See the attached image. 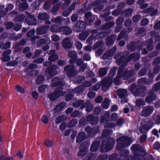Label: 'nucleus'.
I'll list each match as a JSON object with an SVG mask.
<instances>
[{
	"label": "nucleus",
	"instance_id": "nucleus-1",
	"mask_svg": "<svg viewBox=\"0 0 160 160\" xmlns=\"http://www.w3.org/2000/svg\"><path fill=\"white\" fill-rule=\"evenodd\" d=\"M123 71V69L120 67L118 72V76L115 79L113 80L112 77H109L106 78L102 82V89L104 91H106L109 87L113 81L114 83L116 85H119L120 83V80L121 77L123 79H128L130 77L132 76L135 73L133 70L127 71L126 70L122 75V73Z\"/></svg>",
	"mask_w": 160,
	"mask_h": 160
},
{
	"label": "nucleus",
	"instance_id": "nucleus-2",
	"mask_svg": "<svg viewBox=\"0 0 160 160\" xmlns=\"http://www.w3.org/2000/svg\"><path fill=\"white\" fill-rule=\"evenodd\" d=\"M131 142V139L127 136L120 137L117 140L118 145L116 148L118 149H121L122 148L129 145Z\"/></svg>",
	"mask_w": 160,
	"mask_h": 160
},
{
	"label": "nucleus",
	"instance_id": "nucleus-3",
	"mask_svg": "<svg viewBox=\"0 0 160 160\" xmlns=\"http://www.w3.org/2000/svg\"><path fill=\"white\" fill-rule=\"evenodd\" d=\"M115 143V140L112 138H108L106 142H103L101 145L100 150L102 152H107L111 149Z\"/></svg>",
	"mask_w": 160,
	"mask_h": 160
},
{
	"label": "nucleus",
	"instance_id": "nucleus-4",
	"mask_svg": "<svg viewBox=\"0 0 160 160\" xmlns=\"http://www.w3.org/2000/svg\"><path fill=\"white\" fill-rule=\"evenodd\" d=\"M139 54L135 55L134 54L132 53L131 54L128 60H126L125 57H121L116 60V62L118 65L121 64L124 66L127 63L130 61V58H133L135 60H137L139 58Z\"/></svg>",
	"mask_w": 160,
	"mask_h": 160
},
{
	"label": "nucleus",
	"instance_id": "nucleus-5",
	"mask_svg": "<svg viewBox=\"0 0 160 160\" xmlns=\"http://www.w3.org/2000/svg\"><path fill=\"white\" fill-rule=\"evenodd\" d=\"M64 71L67 72V75L68 77H73L77 74V72L73 65L67 66L64 68Z\"/></svg>",
	"mask_w": 160,
	"mask_h": 160
},
{
	"label": "nucleus",
	"instance_id": "nucleus-6",
	"mask_svg": "<svg viewBox=\"0 0 160 160\" xmlns=\"http://www.w3.org/2000/svg\"><path fill=\"white\" fill-rule=\"evenodd\" d=\"M104 43L100 41L97 42L93 46L94 49H97L96 53L97 56H99L102 53L104 48Z\"/></svg>",
	"mask_w": 160,
	"mask_h": 160
},
{
	"label": "nucleus",
	"instance_id": "nucleus-7",
	"mask_svg": "<svg viewBox=\"0 0 160 160\" xmlns=\"http://www.w3.org/2000/svg\"><path fill=\"white\" fill-rule=\"evenodd\" d=\"M64 92L62 91L61 89H57L55 92L49 95V97L51 100L53 101L57 99L59 97L64 95Z\"/></svg>",
	"mask_w": 160,
	"mask_h": 160
},
{
	"label": "nucleus",
	"instance_id": "nucleus-8",
	"mask_svg": "<svg viewBox=\"0 0 160 160\" xmlns=\"http://www.w3.org/2000/svg\"><path fill=\"white\" fill-rule=\"evenodd\" d=\"M57 68V67L56 66H53L48 69L46 71V75L48 78H50L52 76L57 74V72L56 71Z\"/></svg>",
	"mask_w": 160,
	"mask_h": 160
},
{
	"label": "nucleus",
	"instance_id": "nucleus-9",
	"mask_svg": "<svg viewBox=\"0 0 160 160\" xmlns=\"http://www.w3.org/2000/svg\"><path fill=\"white\" fill-rule=\"evenodd\" d=\"M86 27V23L82 21H78L73 28L74 30L77 32H79L81 30L85 29Z\"/></svg>",
	"mask_w": 160,
	"mask_h": 160
},
{
	"label": "nucleus",
	"instance_id": "nucleus-10",
	"mask_svg": "<svg viewBox=\"0 0 160 160\" xmlns=\"http://www.w3.org/2000/svg\"><path fill=\"white\" fill-rule=\"evenodd\" d=\"M153 110V108L152 106H147L143 110L142 113V115L145 117H148L151 114Z\"/></svg>",
	"mask_w": 160,
	"mask_h": 160
},
{
	"label": "nucleus",
	"instance_id": "nucleus-11",
	"mask_svg": "<svg viewBox=\"0 0 160 160\" xmlns=\"http://www.w3.org/2000/svg\"><path fill=\"white\" fill-rule=\"evenodd\" d=\"M63 81L62 79H60L58 78L55 77L52 80V87H56L59 85L63 86L64 85V83L62 82Z\"/></svg>",
	"mask_w": 160,
	"mask_h": 160
},
{
	"label": "nucleus",
	"instance_id": "nucleus-12",
	"mask_svg": "<svg viewBox=\"0 0 160 160\" xmlns=\"http://www.w3.org/2000/svg\"><path fill=\"white\" fill-rule=\"evenodd\" d=\"M116 48L113 47L111 49L108 51L106 54L103 56L102 57V58L105 59L107 58H108L110 57L113 56L116 52Z\"/></svg>",
	"mask_w": 160,
	"mask_h": 160
},
{
	"label": "nucleus",
	"instance_id": "nucleus-13",
	"mask_svg": "<svg viewBox=\"0 0 160 160\" xmlns=\"http://www.w3.org/2000/svg\"><path fill=\"white\" fill-rule=\"evenodd\" d=\"M88 146V145H86L84 147L83 144L81 145L79 147L80 151L78 152L79 156H82L85 155Z\"/></svg>",
	"mask_w": 160,
	"mask_h": 160
},
{
	"label": "nucleus",
	"instance_id": "nucleus-14",
	"mask_svg": "<svg viewBox=\"0 0 160 160\" xmlns=\"http://www.w3.org/2000/svg\"><path fill=\"white\" fill-rule=\"evenodd\" d=\"M158 12L157 9H154L152 8H149L146 9L142 11V12L144 13H151V15L153 16L156 14Z\"/></svg>",
	"mask_w": 160,
	"mask_h": 160
},
{
	"label": "nucleus",
	"instance_id": "nucleus-15",
	"mask_svg": "<svg viewBox=\"0 0 160 160\" xmlns=\"http://www.w3.org/2000/svg\"><path fill=\"white\" fill-rule=\"evenodd\" d=\"M60 32L65 35H69L72 32V30L70 28L68 27H60Z\"/></svg>",
	"mask_w": 160,
	"mask_h": 160
},
{
	"label": "nucleus",
	"instance_id": "nucleus-16",
	"mask_svg": "<svg viewBox=\"0 0 160 160\" xmlns=\"http://www.w3.org/2000/svg\"><path fill=\"white\" fill-rule=\"evenodd\" d=\"M48 27L47 26H45L39 28L37 30V33L39 35H42L46 33Z\"/></svg>",
	"mask_w": 160,
	"mask_h": 160
},
{
	"label": "nucleus",
	"instance_id": "nucleus-17",
	"mask_svg": "<svg viewBox=\"0 0 160 160\" xmlns=\"http://www.w3.org/2000/svg\"><path fill=\"white\" fill-rule=\"evenodd\" d=\"M16 4L17 5H18V6L20 10L21 11L25 10L28 8V7L27 3L24 1L20 3H19V2L17 1L16 2Z\"/></svg>",
	"mask_w": 160,
	"mask_h": 160
},
{
	"label": "nucleus",
	"instance_id": "nucleus-18",
	"mask_svg": "<svg viewBox=\"0 0 160 160\" xmlns=\"http://www.w3.org/2000/svg\"><path fill=\"white\" fill-rule=\"evenodd\" d=\"M62 45L65 48H69L71 47L72 43L68 38H66L63 40Z\"/></svg>",
	"mask_w": 160,
	"mask_h": 160
},
{
	"label": "nucleus",
	"instance_id": "nucleus-19",
	"mask_svg": "<svg viewBox=\"0 0 160 160\" xmlns=\"http://www.w3.org/2000/svg\"><path fill=\"white\" fill-rule=\"evenodd\" d=\"M151 127V124L148 123L145 124L140 128L141 131L143 133H146Z\"/></svg>",
	"mask_w": 160,
	"mask_h": 160
},
{
	"label": "nucleus",
	"instance_id": "nucleus-20",
	"mask_svg": "<svg viewBox=\"0 0 160 160\" xmlns=\"http://www.w3.org/2000/svg\"><path fill=\"white\" fill-rule=\"evenodd\" d=\"M117 94L121 98L124 97L127 95L126 91L125 89H118L117 90Z\"/></svg>",
	"mask_w": 160,
	"mask_h": 160
},
{
	"label": "nucleus",
	"instance_id": "nucleus-21",
	"mask_svg": "<svg viewBox=\"0 0 160 160\" xmlns=\"http://www.w3.org/2000/svg\"><path fill=\"white\" fill-rule=\"evenodd\" d=\"M11 52L10 50H8L4 52L3 54V60L4 61H7L10 59V57L8 55Z\"/></svg>",
	"mask_w": 160,
	"mask_h": 160
},
{
	"label": "nucleus",
	"instance_id": "nucleus-22",
	"mask_svg": "<svg viewBox=\"0 0 160 160\" xmlns=\"http://www.w3.org/2000/svg\"><path fill=\"white\" fill-rule=\"evenodd\" d=\"M26 21L28 24L35 25L36 24V21L33 16H29L27 19Z\"/></svg>",
	"mask_w": 160,
	"mask_h": 160
},
{
	"label": "nucleus",
	"instance_id": "nucleus-23",
	"mask_svg": "<svg viewBox=\"0 0 160 160\" xmlns=\"http://www.w3.org/2000/svg\"><path fill=\"white\" fill-rule=\"evenodd\" d=\"M156 99V95L153 93L150 94V95L147 96L146 99V101L147 103L151 102L153 100H155Z\"/></svg>",
	"mask_w": 160,
	"mask_h": 160
},
{
	"label": "nucleus",
	"instance_id": "nucleus-24",
	"mask_svg": "<svg viewBox=\"0 0 160 160\" xmlns=\"http://www.w3.org/2000/svg\"><path fill=\"white\" fill-rule=\"evenodd\" d=\"M115 36L114 35L108 37L106 40L107 44L109 45L112 44L115 40Z\"/></svg>",
	"mask_w": 160,
	"mask_h": 160
},
{
	"label": "nucleus",
	"instance_id": "nucleus-25",
	"mask_svg": "<svg viewBox=\"0 0 160 160\" xmlns=\"http://www.w3.org/2000/svg\"><path fill=\"white\" fill-rule=\"evenodd\" d=\"M99 143L98 142H94L92 145L91 147V151L92 152H95L98 148Z\"/></svg>",
	"mask_w": 160,
	"mask_h": 160
},
{
	"label": "nucleus",
	"instance_id": "nucleus-26",
	"mask_svg": "<svg viewBox=\"0 0 160 160\" xmlns=\"http://www.w3.org/2000/svg\"><path fill=\"white\" fill-rule=\"evenodd\" d=\"M85 134L84 132H80L78 134V137L76 139V142H81L85 138Z\"/></svg>",
	"mask_w": 160,
	"mask_h": 160
},
{
	"label": "nucleus",
	"instance_id": "nucleus-27",
	"mask_svg": "<svg viewBox=\"0 0 160 160\" xmlns=\"http://www.w3.org/2000/svg\"><path fill=\"white\" fill-rule=\"evenodd\" d=\"M102 105L105 109L108 108L110 105V101L109 99L107 98H105L102 103Z\"/></svg>",
	"mask_w": 160,
	"mask_h": 160
},
{
	"label": "nucleus",
	"instance_id": "nucleus-28",
	"mask_svg": "<svg viewBox=\"0 0 160 160\" xmlns=\"http://www.w3.org/2000/svg\"><path fill=\"white\" fill-rule=\"evenodd\" d=\"M87 120L88 121H91L92 123L95 124L98 121V118H95L92 117V115H89L87 118Z\"/></svg>",
	"mask_w": 160,
	"mask_h": 160
},
{
	"label": "nucleus",
	"instance_id": "nucleus-29",
	"mask_svg": "<svg viewBox=\"0 0 160 160\" xmlns=\"http://www.w3.org/2000/svg\"><path fill=\"white\" fill-rule=\"evenodd\" d=\"M61 27H58L56 25H53L52 26L51 28V31L52 32H60Z\"/></svg>",
	"mask_w": 160,
	"mask_h": 160
},
{
	"label": "nucleus",
	"instance_id": "nucleus-30",
	"mask_svg": "<svg viewBox=\"0 0 160 160\" xmlns=\"http://www.w3.org/2000/svg\"><path fill=\"white\" fill-rule=\"evenodd\" d=\"M130 89L132 92V93L135 96H137L138 95V94H137V92L136 90V84L133 83L132 84L130 88Z\"/></svg>",
	"mask_w": 160,
	"mask_h": 160
},
{
	"label": "nucleus",
	"instance_id": "nucleus-31",
	"mask_svg": "<svg viewBox=\"0 0 160 160\" xmlns=\"http://www.w3.org/2000/svg\"><path fill=\"white\" fill-rule=\"evenodd\" d=\"M109 114L108 112H106L104 114L103 116L101 118L100 121L101 122H105L106 121L108 120Z\"/></svg>",
	"mask_w": 160,
	"mask_h": 160
},
{
	"label": "nucleus",
	"instance_id": "nucleus-32",
	"mask_svg": "<svg viewBox=\"0 0 160 160\" xmlns=\"http://www.w3.org/2000/svg\"><path fill=\"white\" fill-rule=\"evenodd\" d=\"M49 16L46 13H42L39 14L38 18L40 20H45L49 18Z\"/></svg>",
	"mask_w": 160,
	"mask_h": 160
},
{
	"label": "nucleus",
	"instance_id": "nucleus-33",
	"mask_svg": "<svg viewBox=\"0 0 160 160\" xmlns=\"http://www.w3.org/2000/svg\"><path fill=\"white\" fill-rule=\"evenodd\" d=\"M84 90V88L82 86H80L77 87L75 90H73L72 92L73 93H81Z\"/></svg>",
	"mask_w": 160,
	"mask_h": 160
},
{
	"label": "nucleus",
	"instance_id": "nucleus-34",
	"mask_svg": "<svg viewBox=\"0 0 160 160\" xmlns=\"http://www.w3.org/2000/svg\"><path fill=\"white\" fill-rule=\"evenodd\" d=\"M120 153L122 156L125 157V158H123V160H129V157L128 156L129 153L128 151L125 150L124 153L123 151H122L120 152Z\"/></svg>",
	"mask_w": 160,
	"mask_h": 160
},
{
	"label": "nucleus",
	"instance_id": "nucleus-35",
	"mask_svg": "<svg viewBox=\"0 0 160 160\" xmlns=\"http://www.w3.org/2000/svg\"><path fill=\"white\" fill-rule=\"evenodd\" d=\"M89 33L88 32H86L79 35V38L81 40H83L86 39Z\"/></svg>",
	"mask_w": 160,
	"mask_h": 160
},
{
	"label": "nucleus",
	"instance_id": "nucleus-36",
	"mask_svg": "<svg viewBox=\"0 0 160 160\" xmlns=\"http://www.w3.org/2000/svg\"><path fill=\"white\" fill-rule=\"evenodd\" d=\"M144 0H139L138 2V4L140 5V8L141 9H144L148 6L147 4L144 3Z\"/></svg>",
	"mask_w": 160,
	"mask_h": 160
},
{
	"label": "nucleus",
	"instance_id": "nucleus-37",
	"mask_svg": "<svg viewBox=\"0 0 160 160\" xmlns=\"http://www.w3.org/2000/svg\"><path fill=\"white\" fill-rule=\"evenodd\" d=\"M107 71L104 68H101L99 71V75L100 77H102L106 74Z\"/></svg>",
	"mask_w": 160,
	"mask_h": 160
},
{
	"label": "nucleus",
	"instance_id": "nucleus-38",
	"mask_svg": "<svg viewBox=\"0 0 160 160\" xmlns=\"http://www.w3.org/2000/svg\"><path fill=\"white\" fill-rule=\"evenodd\" d=\"M45 80L43 76L41 75H39L37 78L36 79V83L38 84H40L42 83Z\"/></svg>",
	"mask_w": 160,
	"mask_h": 160
},
{
	"label": "nucleus",
	"instance_id": "nucleus-39",
	"mask_svg": "<svg viewBox=\"0 0 160 160\" xmlns=\"http://www.w3.org/2000/svg\"><path fill=\"white\" fill-rule=\"evenodd\" d=\"M85 18L87 19V20L86 21V23H88L87 22L88 21L90 23L93 21V20H91V18H92V15L90 12H88L85 15Z\"/></svg>",
	"mask_w": 160,
	"mask_h": 160
},
{
	"label": "nucleus",
	"instance_id": "nucleus-40",
	"mask_svg": "<svg viewBox=\"0 0 160 160\" xmlns=\"http://www.w3.org/2000/svg\"><path fill=\"white\" fill-rule=\"evenodd\" d=\"M48 88V86L45 85H42L40 86L38 88V91L40 92H42Z\"/></svg>",
	"mask_w": 160,
	"mask_h": 160
},
{
	"label": "nucleus",
	"instance_id": "nucleus-41",
	"mask_svg": "<svg viewBox=\"0 0 160 160\" xmlns=\"http://www.w3.org/2000/svg\"><path fill=\"white\" fill-rule=\"evenodd\" d=\"M68 56L70 58H73L75 59L77 58V53L75 51L69 52L68 53Z\"/></svg>",
	"mask_w": 160,
	"mask_h": 160
},
{
	"label": "nucleus",
	"instance_id": "nucleus-42",
	"mask_svg": "<svg viewBox=\"0 0 160 160\" xmlns=\"http://www.w3.org/2000/svg\"><path fill=\"white\" fill-rule=\"evenodd\" d=\"M112 132L109 130L106 129H104L102 132V136L103 137L105 138L111 134Z\"/></svg>",
	"mask_w": 160,
	"mask_h": 160
},
{
	"label": "nucleus",
	"instance_id": "nucleus-43",
	"mask_svg": "<svg viewBox=\"0 0 160 160\" xmlns=\"http://www.w3.org/2000/svg\"><path fill=\"white\" fill-rule=\"evenodd\" d=\"M136 105L139 107L141 106H143L145 105V102L144 101L141 99H138L137 100L136 102Z\"/></svg>",
	"mask_w": 160,
	"mask_h": 160
},
{
	"label": "nucleus",
	"instance_id": "nucleus-44",
	"mask_svg": "<svg viewBox=\"0 0 160 160\" xmlns=\"http://www.w3.org/2000/svg\"><path fill=\"white\" fill-rule=\"evenodd\" d=\"M58 55L55 54L51 55L48 58V60L51 61L53 62L58 59Z\"/></svg>",
	"mask_w": 160,
	"mask_h": 160
},
{
	"label": "nucleus",
	"instance_id": "nucleus-45",
	"mask_svg": "<svg viewBox=\"0 0 160 160\" xmlns=\"http://www.w3.org/2000/svg\"><path fill=\"white\" fill-rule=\"evenodd\" d=\"M78 123L76 120H72L68 124V126L70 127H73L76 125Z\"/></svg>",
	"mask_w": 160,
	"mask_h": 160
},
{
	"label": "nucleus",
	"instance_id": "nucleus-46",
	"mask_svg": "<svg viewBox=\"0 0 160 160\" xmlns=\"http://www.w3.org/2000/svg\"><path fill=\"white\" fill-rule=\"evenodd\" d=\"M44 144L47 147H51L52 145V142L49 140H47L44 142Z\"/></svg>",
	"mask_w": 160,
	"mask_h": 160
},
{
	"label": "nucleus",
	"instance_id": "nucleus-47",
	"mask_svg": "<svg viewBox=\"0 0 160 160\" xmlns=\"http://www.w3.org/2000/svg\"><path fill=\"white\" fill-rule=\"evenodd\" d=\"M84 101L82 100H79L74 102L73 104V105L75 107H78L80 105L83 103Z\"/></svg>",
	"mask_w": 160,
	"mask_h": 160
},
{
	"label": "nucleus",
	"instance_id": "nucleus-48",
	"mask_svg": "<svg viewBox=\"0 0 160 160\" xmlns=\"http://www.w3.org/2000/svg\"><path fill=\"white\" fill-rule=\"evenodd\" d=\"M64 118V116H61L58 117L55 120V122L57 123H60L63 119Z\"/></svg>",
	"mask_w": 160,
	"mask_h": 160
},
{
	"label": "nucleus",
	"instance_id": "nucleus-49",
	"mask_svg": "<svg viewBox=\"0 0 160 160\" xmlns=\"http://www.w3.org/2000/svg\"><path fill=\"white\" fill-rule=\"evenodd\" d=\"M42 122L45 124L47 123L48 121V116L46 115H44L41 118Z\"/></svg>",
	"mask_w": 160,
	"mask_h": 160
},
{
	"label": "nucleus",
	"instance_id": "nucleus-50",
	"mask_svg": "<svg viewBox=\"0 0 160 160\" xmlns=\"http://www.w3.org/2000/svg\"><path fill=\"white\" fill-rule=\"evenodd\" d=\"M17 90L19 92L24 93L25 92L24 89L23 88L20 87L18 85H17L16 87Z\"/></svg>",
	"mask_w": 160,
	"mask_h": 160
},
{
	"label": "nucleus",
	"instance_id": "nucleus-51",
	"mask_svg": "<svg viewBox=\"0 0 160 160\" xmlns=\"http://www.w3.org/2000/svg\"><path fill=\"white\" fill-rule=\"evenodd\" d=\"M25 17L23 14H21L18 18H15L13 19V20L15 21H21L22 20L25 18Z\"/></svg>",
	"mask_w": 160,
	"mask_h": 160
},
{
	"label": "nucleus",
	"instance_id": "nucleus-52",
	"mask_svg": "<svg viewBox=\"0 0 160 160\" xmlns=\"http://www.w3.org/2000/svg\"><path fill=\"white\" fill-rule=\"evenodd\" d=\"M52 21L54 23H60L61 22V19L59 17H58L57 18H53L52 19Z\"/></svg>",
	"mask_w": 160,
	"mask_h": 160
},
{
	"label": "nucleus",
	"instance_id": "nucleus-53",
	"mask_svg": "<svg viewBox=\"0 0 160 160\" xmlns=\"http://www.w3.org/2000/svg\"><path fill=\"white\" fill-rule=\"evenodd\" d=\"M45 43V39H41L38 41L37 43V45L38 47H40L42 45Z\"/></svg>",
	"mask_w": 160,
	"mask_h": 160
},
{
	"label": "nucleus",
	"instance_id": "nucleus-54",
	"mask_svg": "<svg viewBox=\"0 0 160 160\" xmlns=\"http://www.w3.org/2000/svg\"><path fill=\"white\" fill-rule=\"evenodd\" d=\"M51 38L52 40L55 42L57 41L60 39V38L56 34L52 35L51 36Z\"/></svg>",
	"mask_w": 160,
	"mask_h": 160
},
{
	"label": "nucleus",
	"instance_id": "nucleus-55",
	"mask_svg": "<svg viewBox=\"0 0 160 160\" xmlns=\"http://www.w3.org/2000/svg\"><path fill=\"white\" fill-rule=\"evenodd\" d=\"M51 5V2L47 1L44 4V8L45 9H47L50 7Z\"/></svg>",
	"mask_w": 160,
	"mask_h": 160
},
{
	"label": "nucleus",
	"instance_id": "nucleus-56",
	"mask_svg": "<svg viewBox=\"0 0 160 160\" xmlns=\"http://www.w3.org/2000/svg\"><path fill=\"white\" fill-rule=\"evenodd\" d=\"M141 18V16L140 15H137L133 17V21L134 22H136L139 20Z\"/></svg>",
	"mask_w": 160,
	"mask_h": 160
},
{
	"label": "nucleus",
	"instance_id": "nucleus-57",
	"mask_svg": "<svg viewBox=\"0 0 160 160\" xmlns=\"http://www.w3.org/2000/svg\"><path fill=\"white\" fill-rule=\"evenodd\" d=\"M140 146L138 145H133L131 146V150L134 151H137L138 149H139Z\"/></svg>",
	"mask_w": 160,
	"mask_h": 160
},
{
	"label": "nucleus",
	"instance_id": "nucleus-58",
	"mask_svg": "<svg viewBox=\"0 0 160 160\" xmlns=\"http://www.w3.org/2000/svg\"><path fill=\"white\" fill-rule=\"evenodd\" d=\"M38 71L35 70H32L30 72L29 75L31 76H36L38 74Z\"/></svg>",
	"mask_w": 160,
	"mask_h": 160
},
{
	"label": "nucleus",
	"instance_id": "nucleus-59",
	"mask_svg": "<svg viewBox=\"0 0 160 160\" xmlns=\"http://www.w3.org/2000/svg\"><path fill=\"white\" fill-rule=\"evenodd\" d=\"M116 71V68L114 67L112 68L109 73L110 75L111 76H114L115 75Z\"/></svg>",
	"mask_w": 160,
	"mask_h": 160
},
{
	"label": "nucleus",
	"instance_id": "nucleus-60",
	"mask_svg": "<svg viewBox=\"0 0 160 160\" xmlns=\"http://www.w3.org/2000/svg\"><path fill=\"white\" fill-rule=\"evenodd\" d=\"M118 118L117 114L116 113H113L111 116V119L112 121H114Z\"/></svg>",
	"mask_w": 160,
	"mask_h": 160
},
{
	"label": "nucleus",
	"instance_id": "nucleus-61",
	"mask_svg": "<svg viewBox=\"0 0 160 160\" xmlns=\"http://www.w3.org/2000/svg\"><path fill=\"white\" fill-rule=\"evenodd\" d=\"M148 22V20L147 18H144L141 21V24L142 26H145Z\"/></svg>",
	"mask_w": 160,
	"mask_h": 160
},
{
	"label": "nucleus",
	"instance_id": "nucleus-62",
	"mask_svg": "<svg viewBox=\"0 0 160 160\" xmlns=\"http://www.w3.org/2000/svg\"><path fill=\"white\" fill-rule=\"evenodd\" d=\"M160 88V82L157 83L154 86L153 89L154 90L157 91Z\"/></svg>",
	"mask_w": 160,
	"mask_h": 160
},
{
	"label": "nucleus",
	"instance_id": "nucleus-63",
	"mask_svg": "<svg viewBox=\"0 0 160 160\" xmlns=\"http://www.w3.org/2000/svg\"><path fill=\"white\" fill-rule=\"evenodd\" d=\"M77 82L78 83H80L82 81H83L85 78L83 76H78L77 78Z\"/></svg>",
	"mask_w": 160,
	"mask_h": 160
},
{
	"label": "nucleus",
	"instance_id": "nucleus-64",
	"mask_svg": "<svg viewBox=\"0 0 160 160\" xmlns=\"http://www.w3.org/2000/svg\"><path fill=\"white\" fill-rule=\"evenodd\" d=\"M153 146L154 148L157 150H158L160 148V144L158 142H155Z\"/></svg>",
	"mask_w": 160,
	"mask_h": 160
}]
</instances>
